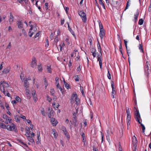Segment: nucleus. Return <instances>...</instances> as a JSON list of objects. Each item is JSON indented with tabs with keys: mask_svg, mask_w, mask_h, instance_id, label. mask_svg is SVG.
Segmentation results:
<instances>
[{
	"mask_svg": "<svg viewBox=\"0 0 151 151\" xmlns=\"http://www.w3.org/2000/svg\"><path fill=\"white\" fill-rule=\"evenodd\" d=\"M13 17L12 14L11 13H10V18L9 22L10 24H11L13 22Z\"/></svg>",
	"mask_w": 151,
	"mask_h": 151,
	"instance_id": "nucleus-23",
	"label": "nucleus"
},
{
	"mask_svg": "<svg viewBox=\"0 0 151 151\" xmlns=\"http://www.w3.org/2000/svg\"><path fill=\"white\" fill-rule=\"evenodd\" d=\"M64 134H65V136L68 138H70V135H69V133H68V132H67V131H66V132H64Z\"/></svg>",
	"mask_w": 151,
	"mask_h": 151,
	"instance_id": "nucleus-31",
	"label": "nucleus"
},
{
	"mask_svg": "<svg viewBox=\"0 0 151 151\" xmlns=\"http://www.w3.org/2000/svg\"><path fill=\"white\" fill-rule=\"evenodd\" d=\"M6 126H7L3 123H0V127L4 129H6Z\"/></svg>",
	"mask_w": 151,
	"mask_h": 151,
	"instance_id": "nucleus-28",
	"label": "nucleus"
},
{
	"mask_svg": "<svg viewBox=\"0 0 151 151\" xmlns=\"http://www.w3.org/2000/svg\"><path fill=\"white\" fill-rule=\"evenodd\" d=\"M78 14L80 16L83 22H86L87 21L86 14L83 10H79L78 12Z\"/></svg>",
	"mask_w": 151,
	"mask_h": 151,
	"instance_id": "nucleus-4",
	"label": "nucleus"
},
{
	"mask_svg": "<svg viewBox=\"0 0 151 151\" xmlns=\"http://www.w3.org/2000/svg\"><path fill=\"white\" fill-rule=\"evenodd\" d=\"M127 121L130 122L131 119V116L130 115H127Z\"/></svg>",
	"mask_w": 151,
	"mask_h": 151,
	"instance_id": "nucleus-42",
	"label": "nucleus"
},
{
	"mask_svg": "<svg viewBox=\"0 0 151 151\" xmlns=\"http://www.w3.org/2000/svg\"><path fill=\"white\" fill-rule=\"evenodd\" d=\"M139 14V11L138 10H137V12L136 14L134 15V17H137L138 18V15Z\"/></svg>",
	"mask_w": 151,
	"mask_h": 151,
	"instance_id": "nucleus-41",
	"label": "nucleus"
},
{
	"mask_svg": "<svg viewBox=\"0 0 151 151\" xmlns=\"http://www.w3.org/2000/svg\"><path fill=\"white\" fill-rule=\"evenodd\" d=\"M139 48L140 50V51L142 53L144 52V51L143 49V45L142 44H140L139 46Z\"/></svg>",
	"mask_w": 151,
	"mask_h": 151,
	"instance_id": "nucleus-25",
	"label": "nucleus"
},
{
	"mask_svg": "<svg viewBox=\"0 0 151 151\" xmlns=\"http://www.w3.org/2000/svg\"><path fill=\"white\" fill-rule=\"evenodd\" d=\"M83 138L82 142L84 143V145L85 144V142L86 141V138L85 137H84Z\"/></svg>",
	"mask_w": 151,
	"mask_h": 151,
	"instance_id": "nucleus-56",
	"label": "nucleus"
},
{
	"mask_svg": "<svg viewBox=\"0 0 151 151\" xmlns=\"http://www.w3.org/2000/svg\"><path fill=\"white\" fill-rule=\"evenodd\" d=\"M44 85L45 86V88L46 89L47 88V87L48 85L47 82L46 80V78H45L44 79Z\"/></svg>",
	"mask_w": 151,
	"mask_h": 151,
	"instance_id": "nucleus-34",
	"label": "nucleus"
},
{
	"mask_svg": "<svg viewBox=\"0 0 151 151\" xmlns=\"http://www.w3.org/2000/svg\"><path fill=\"white\" fill-rule=\"evenodd\" d=\"M93 151H98L97 149L96 148L95 146H93Z\"/></svg>",
	"mask_w": 151,
	"mask_h": 151,
	"instance_id": "nucleus-64",
	"label": "nucleus"
},
{
	"mask_svg": "<svg viewBox=\"0 0 151 151\" xmlns=\"http://www.w3.org/2000/svg\"><path fill=\"white\" fill-rule=\"evenodd\" d=\"M133 144L134 145H136L137 142V141L136 137L135 136H134L132 138Z\"/></svg>",
	"mask_w": 151,
	"mask_h": 151,
	"instance_id": "nucleus-14",
	"label": "nucleus"
},
{
	"mask_svg": "<svg viewBox=\"0 0 151 151\" xmlns=\"http://www.w3.org/2000/svg\"><path fill=\"white\" fill-rule=\"evenodd\" d=\"M63 82L65 87L67 89H68L69 88V85L65 82L64 79V80Z\"/></svg>",
	"mask_w": 151,
	"mask_h": 151,
	"instance_id": "nucleus-27",
	"label": "nucleus"
},
{
	"mask_svg": "<svg viewBox=\"0 0 151 151\" xmlns=\"http://www.w3.org/2000/svg\"><path fill=\"white\" fill-rule=\"evenodd\" d=\"M17 26L19 29H21L23 28V24L22 20H18L17 21Z\"/></svg>",
	"mask_w": 151,
	"mask_h": 151,
	"instance_id": "nucleus-9",
	"label": "nucleus"
},
{
	"mask_svg": "<svg viewBox=\"0 0 151 151\" xmlns=\"http://www.w3.org/2000/svg\"><path fill=\"white\" fill-rule=\"evenodd\" d=\"M31 65V67L33 68L36 67L37 66V61L34 57H33L32 59Z\"/></svg>",
	"mask_w": 151,
	"mask_h": 151,
	"instance_id": "nucleus-10",
	"label": "nucleus"
},
{
	"mask_svg": "<svg viewBox=\"0 0 151 151\" xmlns=\"http://www.w3.org/2000/svg\"><path fill=\"white\" fill-rule=\"evenodd\" d=\"M49 45V42L48 41V40L47 39L46 40V41L45 42V46L47 47Z\"/></svg>",
	"mask_w": 151,
	"mask_h": 151,
	"instance_id": "nucleus-53",
	"label": "nucleus"
},
{
	"mask_svg": "<svg viewBox=\"0 0 151 151\" xmlns=\"http://www.w3.org/2000/svg\"><path fill=\"white\" fill-rule=\"evenodd\" d=\"M101 139H102V141L101 142L102 143L103 141V139H104V134L102 132H101Z\"/></svg>",
	"mask_w": 151,
	"mask_h": 151,
	"instance_id": "nucleus-58",
	"label": "nucleus"
},
{
	"mask_svg": "<svg viewBox=\"0 0 151 151\" xmlns=\"http://www.w3.org/2000/svg\"><path fill=\"white\" fill-rule=\"evenodd\" d=\"M9 86L8 84L7 83L4 81H2L0 82V88L1 91L4 90V88L8 87Z\"/></svg>",
	"mask_w": 151,
	"mask_h": 151,
	"instance_id": "nucleus-6",
	"label": "nucleus"
},
{
	"mask_svg": "<svg viewBox=\"0 0 151 151\" xmlns=\"http://www.w3.org/2000/svg\"><path fill=\"white\" fill-rule=\"evenodd\" d=\"M129 6V2L127 1V3L126 6L125 7V8L124 10V11H125L128 8V7Z\"/></svg>",
	"mask_w": 151,
	"mask_h": 151,
	"instance_id": "nucleus-54",
	"label": "nucleus"
},
{
	"mask_svg": "<svg viewBox=\"0 0 151 151\" xmlns=\"http://www.w3.org/2000/svg\"><path fill=\"white\" fill-rule=\"evenodd\" d=\"M98 49L99 50V51L101 52V48L100 45L99 44V42H98V44H97Z\"/></svg>",
	"mask_w": 151,
	"mask_h": 151,
	"instance_id": "nucleus-32",
	"label": "nucleus"
},
{
	"mask_svg": "<svg viewBox=\"0 0 151 151\" xmlns=\"http://www.w3.org/2000/svg\"><path fill=\"white\" fill-rule=\"evenodd\" d=\"M80 90L82 94V95L84 96V90H83V87L82 86H80Z\"/></svg>",
	"mask_w": 151,
	"mask_h": 151,
	"instance_id": "nucleus-30",
	"label": "nucleus"
},
{
	"mask_svg": "<svg viewBox=\"0 0 151 151\" xmlns=\"http://www.w3.org/2000/svg\"><path fill=\"white\" fill-rule=\"evenodd\" d=\"M14 119L16 120V122H19L20 121V118L17 116H15Z\"/></svg>",
	"mask_w": 151,
	"mask_h": 151,
	"instance_id": "nucleus-39",
	"label": "nucleus"
},
{
	"mask_svg": "<svg viewBox=\"0 0 151 151\" xmlns=\"http://www.w3.org/2000/svg\"><path fill=\"white\" fill-rule=\"evenodd\" d=\"M68 28L69 30L70 31V32L71 33V34L73 35L75 37V34L74 32L73 31L72 29H71V28H70L69 26V24H68Z\"/></svg>",
	"mask_w": 151,
	"mask_h": 151,
	"instance_id": "nucleus-19",
	"label": "nucleus"
},
{
	"mask_svg": "<svg viewBox=\"0 0 151 151\" xmlns=\"http://www.w3.org/2000/svg\"><path fill=\"white\" fill-rule=\"evenodd\" d=\"M28 139L29 142H34V140L32 137H28Z\"/></svg>",
	"mask_w": 151,
	"mask_h": 151,
	"instance_id": "nucleus-46",
	"label": "nucleus"
},
{
	"mask_svg": "<svg viewBox=\"0 0 151 151\" xmlns=\"http://www.w3.org/2000/svg\"><path fill=\"white\" fill-rule=\"evenodd\" d=\"M90 52L92 53L96 52V49L93 47H92L90 49Z\"/></svg>",
	"mask_w": 151,
	"mask_h": 151,
	"instance_id": "nucleus-37",
	"label": "nucleus"
},
{
	"mask_svg": "<svg viewBox=\"0 0 151 151\" xmlns=\"http://www.w3.org/2000/svg\"><path fill=\"white\" fill-rule=\"evenodd\" d=\"M15 99L16 101H17L18 102H21V99L18 96H17L15 98Z\"/></svg>",
	"mask_w": 151,
	"mask_h": 151,
	"instance_id": "nucleus-35",
	"label": "nucleus"
},
{
	"mask_svg": "<svg viewBox=\"0 0 151 151\" xmlns=\"http://www.w3.org/2000/svg\"><path fill=\"white\" fill-rule=\"evenodd\" d=\"M105 35L104 30H100L99 36L101 39H102Z\"/></svg>",
	"mask_w": 151,
	"mask_h": 151,
	"instance_id": "nucleus-16",
	"label": "nucleus"
},
{
	"mask_svg": "<svg viewBox=\"0 0 151 151\" xmlns=\"http://www.w3.org/2000/svg\"><path fill=\"white\" fill-rule=\"evenodd\" d=\"M61 129L62 131L64 132L67 131L65 127L63 126L61 128Z\"/></svg>",
	"mask_w": 151,
	"mask_h": 151,
	"instance_id": "nucleus-45",
	"label": "nucleus"
},
{
	"mask_svg": "<svg viewBox=\"0 0 151 151\" xmlns=\"http://www.w3.org/2000/svg\"><path fill=\"white\" fill-rule=\"evenodd\" d=\"M25 88H28L29 86V82L27 81V78H26L24 81Z\"/></svg>",
	"mask_w": 151,
	"mask_h": 151,
	"instance_id": "nucleus-13",
	"label": "nucleus"
},
{
	"mask_svg": "<svg viewBox=\"0 0 151 151\" xmlns=\"http://www.w3.org/2000/svg\"><path fill=\"white\" fill-rule=\"evenodd\" d=\"M50 121L53 126H55L58 123L57 121L55 118H52L50 119Z\"/></svg>",
	"mask_w": 151,
	"mask_h": 151,
	"instance_id": "nucleus-12",
	"label": "nucleus"
},
{
	"mask_svg": "<svg viewBox=\"0 0 151 151\" xmlns=\"http://www.w3.org/2000/svg\"><path fill=\"white\" fill-rule=\"evenodd\" d=\"M118 146H119V151H120L122 150V146L121 145L120 142H119L118 143Z\"/></svg>",
	"mask_w": 151,
	"mask_h": 151,
	"instance_id": "nucleus-47",
	"label": "nucleus"
},
{
	"mask_svg": "<svg viewBox=\"0 0 151 151\" xmlns=\"http://www.w3.org/2000/svg\"><path fill=\"white\" fill-rule=\"evenodd\" d=\"M75 80L76 81H78L79 80V78L78 77V76H76L74 77Z\"/></svg>",
	"mask_w": 151,
	"mask_h": 151,
	"instance_id": "nucleus-43",
	"label": "nucleus"
},
{
	"mask_svg": "<svg viewBox=\"0 0 151 151\" xmlns=\"http://www.w3.org/2000/svg\"><path fill=\"white\" fill-rule=\"evenodd\" d=\"M72 122L73 125L75 127H76L77 126V125L76 124L77 119L76 118V117H73V118Z\"/></svg>",
	"mask_w": 151,
	"mask_h": 151,
	"instance_id": "nucleus-18",
	"label": "nucleus"
},
{
	"mask_svg": "<svg viewBox=\"0 0 151 151\" xmlns=\"http://www.w3.org/2000/svg\"><path fill=\"white\" fill-rule=\"evenodd\" d=\"M54 114V111L52 110V109L50 112L49 114H48V116L49 118H51V116L53 115Z\"/></svg>",
	"mask_w": 151,
	"mask_h": 151,
	"instance_id": "nucleus-22",
	"label": "nucleus"
},
{
	"mask_svg": "<svg viewBox=\"0 0 151 151\" xmlns=\"http://www.w3.org/2000/svg\"><path fill=\"white\" fill-rule=\"evenodd\" d=\"M107 77L109 79H111V74L110 73V72H109V71L108 70V73H107Z\"/></svg>",
	"mask_w": 151,
	"mask_h": 151,
	"instance_id": "nucleus-36",
	"label": "nucleus"
},
{
	"mask_svg": "<svg viewBox=\"0 0 151 151\" xmlns=\"http://www.w3.org/2000/svg\"><path fill=\"white\" fill-rule=\"evenodd\" d=\"M10 68L9 67H7L6 68H5L3 71V73L5 74H6L8 73L10 70Z\"/></svg>",
	"mask_w": 151,
	"mask_h": 151,
	"instance_id": "nucleus-17",
	"label": "nucleus"
},
{
	"mask_svg": "<svg viewBox=\"0 0 151 151\" xmlns=\"http://www.w3.org/2000/svg\"><path fill=\"white\" fill-rule=\"evenodd\" d=\"M3 118L6 119V120H8L9 121V123H11V121L12 120V119H10V118L6 114H4L3 116Z\"/></svg>",
	"mask_w": 151,
	"mask_h": 151,
	"instance_id": "nucleus-15",
	"label": "nucleus"
},
{
	"mask_svg": "<svg viewBox=\"0 0 151 151\" xmlns=\"http://www.w3.org/2000/svg\"><path fill=\"white\" fill-rule=\"evenodd\" d=\"M32 94L33 98L35 96L37 97V95L35 94V90L33 91Z\"/></svg>",
	"mask_w": 151,
	"mask_h": 151,
	"instance_id": "nucleus-48",
	"label": "nucleus"
},
{
	"mask_svg": "<svg viewBox=\"0 0 151 151\" xmlns=\"http://www.w3.org/2000/svg\"><path fill=\"white\" fill-rule=\"evenodd\" d=\"M52 105L55 109H58V107L59 106V105L58 103H57V104H56L55 103V102H54L52 104Z\"/></svg>",
	"mask_w": 151,
	"mask_h": 151,
	"instance_id": "nucleus-20",
	"label": "nucleus"
},
{
	"mask_svg": "<svg viewBox=\"0 0 151 151\" xmlns=\"http://www.w3.org/2000/svg\"><path fill=\"white\" fill-rule=\"evenodd\" d=\"M127 115H130V111L129 108L127 109Z\"/></svg>",
	"mask_w": 151,
	"mask_h": 151,
	"instance_id": "nucleus-57",
	"label": "nucleus"
},
{
	"mask_svg": "<svg viewBox=\"0 0 151 151\" xmlns=\"http://www.w3.org/2000/svg\"><path fill=\"white\" fill-rule=\"evenodd\" d=\"M5 107H6V108L7 109L8 111H9L10 109H9V104L6 103L5 104Z\"/></svg>",
	"mask_w": 151,
	"mask_h": 151,
	"instance_id": "nucleus-51",
	"label": "nucleus"
},
{
	"mask_svg": "<svg viewBox=\"0 0 151 151\" xmlns=\"http://www.w3.org/2000/svg\"><path fill=\"white\" fill-rule=\"evenodd\" d=\"M19 141L22 145H24L26 146H27V144H25V143H24V142H23L22 140H19Z\"/></svg>",
	"mask_w": 151,
	"mask_h": 151,
	"instance_id": "nucleus-55",
	"label": "nucleus"
},
{
	"mask_svg": "<svg viewBox=\"0 0 151 151\" xmlns=\"http://www.w3.org/2000/svg\"><path fill=\"white\" fill-rule=\"evenodd\" d=\"M98 22L99 23L100 30H104V29L103 28V26L101 21H98Z\"/></svg>",
	"mask_w": 151,
	"mask_h": 151,
	"instance_id": "nucleus-24",
	"label": "nucleus"
},
{
	"mask_svg": "<svg viewBox=\"0 0 151 151\" xmlns=\"http://www.w3.org/2000/svg\"><path fill=\"white\" fill-rule=\"evenodd\" d=\"M111 83V86L112 88V91L111 92L112 96L113 99H114L115 97V96H116V92L115 90V88L114 87V82L112 81Z\"/></svg>",
	"mask_w": 151,
	"mask_h": 151,
	"instance_id": "nucleus-7",
	"label": "nucleus"
},
{
	"mask_svg": "<svg viewBox=\"0 0 151 151\" xmlns=\"http://www.w3.org/2000/svg\"><path fill=\"white\" fill-rule=\"evenodd\" d=\"M55 81H56V83H57L58 82H59V78L58 77H56L55 78Z\"/></svg>",
	"mask_w": 151,
	"mask_h": 151,
	"instance_id": "nucleus-62",
	"label": "nucleus"
},
{
	"mask_svg": "<svg viewBox=\"0 0 151 151\" xmlns=\"http://www.w3.org/2000/svg\"><path fill=\"white\" fill-rule=\"evenodd\" d=\"M16 128L15 125L13 124H12V125H7L6 126V129L9 131H12L14 130Z\"/></svg>",
	"mask_w": 151,
	"mask_h": 151,
	"instance_id": "nucleus-8",
	"label": "nucleus"
},
{
	"mask_svg": "<svg viewBox=\"0 0 151 151\" xmlns=\"http://www.w3.org/2000/svg\"><path fill=\"white\" fill-rule=\"evenodd\" d=\"M134 110H136L134 112L135 119L137 122H139V124H140L141 122H140V116L139 111L137 110L136 107H134Z\"/></svg>",
	"mask_w": 151,
	"mask_h": 151,
	"instance_id": "nucleus-5",
	"label": "nucleus"
},
{
	"mask_svg": "<svg viewBox=\"0 0 151 151\" xmlns=\"http://www.w3.org/2000/svg\"><path fill=\"white\" fill-rule=\"evenodd\" d=\"M97 60L98 61H99V65L101 69L102 68V60H101V55L100 56H99V55H98V56H97Z\"/></svg>",
	"mask_w": 151,
	"mask_h": 151,
	"instance_id": "nucleus-11",
	"label": "nucleus"
},
{
	"mask_svg": "<svg viewBox=\"0 0 151 151\" xmlns=\"http://www.w3.org/2000/svg\"><path fill=\"white\" fill-rule=\"evenodd\" d=\"M61 92L62 93V94H63V93L64 92V90L63 89H62L61 87H59V88Z\"/></svg>",
	"mask_w": 151,
	"mask_h": 151,
	"instance_id": "nucleus-60",
	"label": "nucleus"
},
{
	"mask_svg": "<svg viewBox=\"0 0 151 151\" xmlns=\"http://www.w3.org/2000/svg\"><path fill=\"white\" fill-rule=\"evenodd\" d=\"M41 113L42 114L43 116H45L46 115V113L44 111V109H42V110H41Z\"/></svg>",
	"mask_w": 151,
	"mask_h": 151,
	"instance_id": "nucleus-40",
	"label": "nucleus"
},
{
	"mask_svg": "<svg viewBox=\"0 0 151 151\" xmlns=\"http://www.w3.org/2000/svg\"><path fill=\"white\" fill-rule=\"evenodd\" d=\"M53 135L54 136V137L55 138H56L57 137V136H58V134H57V133H56V132H55V130H54V131H53Z\"/></svg>",
	"mask_w": 151,
	"mask_h": 151,
	"instance_id": "nucleus-38",
	"label": "nucleus"
},
{
	"mask_svg": "<svg viewBox=\"0 0 151 151\" xmlns=\"http://www.w3.org/2000/svg\"><path fill=\"white\" fill-rule=\"evenodd\" d=\"M22 32L23 33V34L25 36L26 35V31L25 30V29H22Z\"/></svg>",
	"mask_w": 151,
	"mask_h": 151,
	"instance_id": "nucleus-61",
	"label": "nucleus"
},
{
	"mask_svg": "<svg viewBox=\"0 0 151 151\" xmlns=\"http://www.w3.org/2000/svg\"><path fill=\"white\" fill-rule=\"evenodd\" d=\"M34 24H33L30 25V29L29 30V35L30 37H31L32 35L35 33L36 31L37 30V28L36 25L34 26Z\"/></svg>",
	"mask_w": 151,
	"mask_h": 151,
	"instance_id": "nucleus-3",
	"label": "nucleus"
},
{
	"mask_svg": "<svg viewBox=\"0 0 151 151\" xmlns=\"http://www.w3.org/2000/svg\"><path fill=\"white\" fill-rule=\"evenodd\" d=\"M150 65L149 62L147 61L144 67V72L145 75L147 76V78H149L151 71V70L150 68Z\"/></svg>",
	"mask_w": 151,
	"mask_h": 151,
	"instance_id": "nucleus-1",
	"label": "nucleus"
},
{
	"mask_svg": "<svg viewBox=\"0 0 151 151\" xmlns=\"http://www.w3.org/2000/svg\"><path fill=\"white\" fill-rule=\"evenodd\" d=\"M70 102L71 103H73L76 102V104H79V99L78 98L77 94L76 93L72 94L70 99Z\"/></svg>",
	"mask_w": 151,
	"mask_h": 151,
	"instance_id": "nucleus-2",
	"label": "nucleus"
},
{
	"mask_svg": "<svg viewBox=\"0 0 151 151\" xmlns=\"http://www.w3.org/2000/svg\"><path fill=\"white\" fill-rule=\"evenodd\" d=\"M140 124L142 126V132L143 133H144L145 130V127L144 125L143 124L141 123V122Z\"/></svg>",
	"mask_w": 151,
	"mask_h": 151,
	"instance_id": "nucleus-29",
	"label": "nucleus"
},
{
	"mask_svg": "<svg viewBox=\"0 0 151 151\" xmlns=\"http://www.w3.org/2000/svg\"><path fill=\"white\" fill-rule=\"evenodd\" d=\"M26 95L28 98L30 99L31 98V96L30 93H26Z\"/></svg>",
	"mask_w": 151,
	"mask_h": 151,
	"instance_id": "nucleus-44",
	"label": "nucleus"
},
{
	"mask_svg": "<svg viewBox=\"0 0 151 151\" xmlns=\"http://www.w3.org/2000/svg\"><path fill=\"white\" fill-rule=\"evenodd\" d=\"M47 72L48 73H51L52 69L51 68V66L50 65V66H47Z\"/></svg>",
	"mask_w": 151,
	"mask_h": 151,
	"instance_id": "nucleus-26",
	"label": "nucleus"
},
{
	"mask_svg": "<svg viewBox=\"0 0 151 151\" xmlns=\"http://www.w3.org/2000/svg\"><path fill=\"white\" fill-rule=\"evenodd\" d=\"M37 68L39 71L41 72L42 71V69L41 64L40 63L37 65Z\"/></svg>",
	"mask_w": 151,
	"mask_h": 151,
	"instance_id": "nucleus-21",
	"label": "nucleus"
},
{
	"mask_svg": "<svg viewBox=\"0 0 151 151\" xmlns=\"http://www.w3.org/2000/svg\"><path fill=\"white\" fill-rule=\"evenodd\" d=\"M25 90L26 91V93H29L30 91L28 88H26Z\"/></svg>",
	"mask_w": 151,
	"mask_h": 151,
	"instance_id": "nucleus-63",
	"label": "nucleus"
},
{
	"mask_svg": "<svg viewBox=\"0 0 151 151\" xmlns=\"http://www.w3.org/2000/svg\"><path fill=\"white\" fill-rule=\"evenodd\" d=\"M50 93L53 96L55 93L54 90L53 89H51L50 90Z\"/></svg>",
	"mask_w": 151,
	"mask_h": 151,
	"instance_id": "nucleus-50",
	"label": "nucleus"
},
{
	"mask_svg": "<svg viewBox=\"0 0 151 151\" xmlns=\"http://www.w3.org/2000/svg\"><path fill=\"white\" fill-rule=\"evenodd\" d=\"M143 20L142 19H140L139 20L138 24L140 25H142L143 23Z\"/></svg>",
	"mask_w": 151,
	"mask_h": 151,
	"instance_id": "nucleus-33",
	"label": "nucleus"
},
{
	"mask_svg": "<svg viewBox=\"0 0 151 151\" xmlns=\"http://www.w3.org/2000/svg\"><path fill=\"white\" fill-rule=\"evenodd\" d=\"M124 43L125 44V46L126 48V49H127V41L126 40H124Z\"/></svg>",
	"mask_w": 151,
	"mask_h": 151,
	"instance_id": "nucleus-52",
	"label": "nucleus"
},
{
	"mask_svg": "<svg viewBox=\"0 0 151 151\" xmlns=\"http://www.w3.org/2000/svg\"><path fill=\"white\" fill-rule=\"evenodd\" d=\"M58 36H56L55 38V39L54 41L55 42H57L58 41Z\"/></svg>",
	"mask_w": 151,
	"mask_h": 151,
	"instance_id": "nucleus-59",
	"label": "nucleus"
},
{
	"mask_svg": "<svg viewBox=\"0 0 151 151\" xmlns=\"http://www.w3.org/2000/svg\"><path fill=\"white\" fill-rule=\"evenodd\" d=\"M47 99L48 101L50 102L52 101V99L49 96H47Z\"/></svg>",
	"mask_w": 151,
	"mask_h": 151,
	"instance_id": "nucleus-49",
	"label": "nucleus"
}]
</instances>
